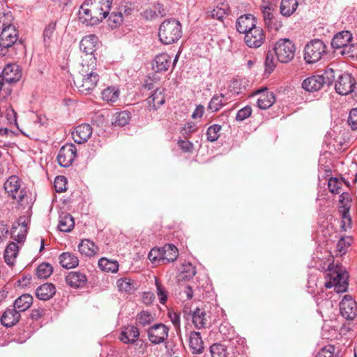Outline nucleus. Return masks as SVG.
<instances>
[{"mask_svg": "<svg viewBox=\"0 0 357 357\" xmlns=\"http://www.w3.org/2000/svg\"><path fill=\"white\" fill-rule=\"evenodd\" d=\"M96 58L90 56L89 59H82L78 75L73 82L78 91L83 94L90 93L97 86L100 76L96 72Z\"/></svg>", "mask_w": 357, "mask_h": 357, "instance_id": "f257e3e1", "label": "nucleus"}, {"mask_svg": "<svg viewBox=\"0 0 357 357\" xmlns=\"http://www.w3.org/2000/svg\"><path fill=\"white\" fill-rule=\"evenodd\" d=\"M326 280L324 286L327 289L334 287L337 293H343L347 291L349 286V273L340 264L330 263L324 273Z\"/></svg>", "mask_w": 357, "mask_h": 357, "instance_id": "f03ea898", "label": "nucleus"}, {"mask_svg": "<svg viewBox=\"0 0 357 357\" xmlns=\"http://www.w3.org/2000/svg\"><path fill=\"white\" fill-rule=\"evenodd\" d=\"M25 46L18 40V31L15 26L3 28L0 33V54L13 56L17 51L24 53Z\"/></svg>", "mask_w": 357, "mask_h": 357, "instance_id": "7ed1b4c3", "label": "nucleus"}, {"mask_svg": "<svg viewBox=\"0 0 357 357\" xmlns=\"http://www.w3.org/2000/svg\"><path fill=\"white\" fill-rule=\"evenodd\" d=\"M182 36V26L174 18L163 21L158 29L160 41L164 45H170L178 41Z\"/></svg>", "mask_w": 357, "mask_h": 357, "instance_id": "20e7f679", "label": "nucleus"}, {"mask_svg": "<svg viewBox=\"0 0 357 357\" xmlns=\"http://www.w3.org/2000/svg\"><path fill=\"white\" fill-rule=\"evenodd\" d=\"M327 45L319 39L307 43L304 48L303 58L308 64H313L324 59L328 54Z\"/></svg>", "mask_w": 357, "mask_h": 357, "instance_id": "39448f33", "label": "nucleus"}, {"mask_svg": "<svg viewBox=\"0 0 357 357\" xmlns=\"http://www.w3.org/2000/svg\"><path fill=\"white\" fill-rule=\"evenodd\" d=\"M273 50L278 61L287 63L294 58L296 47L289 39L281 38L275 43Z\"/></svg>", "mask_w": 357, "mask_h": 357, "instance_id": "423d86ee", "label": "nucleus"}, {"mask_svg": "<svg viewBox=\"0 0 357 357\" xmlns=\"http://www.w3.org/2000/svg\"><path fill=\"white\" fill-rule=\"evenodd\" d=\"M241 346L227 343H215L210 347L211 357H236Z\"/></svg>", "mask_w": 357, "mask_h": 357, "instance_id": "0eeeda50", "label": "nucleus"}, {"mask_svg": "<svg viewBox=\"0 0 357 357\" xmlns=\"http://www.w3.org/2000/svg\"><path fill=\"white\" fill-rule=\"evenodd\" d=\"M169 328L163 324H155L147 330L149 340L153 344L163 343L168 337Z\"/></svg>", "mask_w": 357, "mask_h": 357, "instance_id": "6e6552de", "label": "nucleus"}, {"mask_svg": "<svg viewBox=\"0 0 357 357\" xmlns=\"http://www.w3.org/2000/svg\"><path fill=\"white\" fill-rule=\"evenodd\" d=\"M266 38V32L261 27L257 26L245 34L244 43L250 48L257 49L265 43Z\"/></svg>", "mask_w": 357, "mask_h": 357, "instance_id": "1a4fd4ad", "label": "nucleus"}, {"mask_svg": "<svg viewBox=\"0 0 357 357\" xmlns=\"http://www.w3.org/2000/svg\"><path fill=\"white\" fill-rule=\"evenodd\" d=\"M77 155V149L73 144H66L59 151L57 161L60 166L70 167Z\"/></svg>", "mask_w": 357, "mask_h": 357, "instance_id": "9d476101", "label": "nucleus"}, {"mask_svg": "<svg viewBox=\"0 0 357 357\" xmlns=\"http://www.w3.org/2000/svg\"><path fill=\"white\" fill-rule=\"evenodd\" d=\"M341 315L347 320H353L357 316V303L350 295H345L340 303Z\"/></svg>", "mask_w": 357, "mask_h": 357, "instance_id": "9b49d317", "label": "nucleus"}, {"mask_svg": "<svg viewBox=\"0 0 357 357\" xmlns=\"http://www.w3.org/2000/svg\"><path fill=\"white\" fill-rule=\"evenodd\" d=\"M354 84H355V79L351 74H341L335 82V89L340 95H347L351 93Z\"/></svg>", "mask_w": 357, "mask_h": 357, "instance_id": "f8f14e48", "label": "nucleus"}, {"mask_svg": "<svg viewBox=\"0 0 357 357\" xmlns=\"http://www.w3.org/2000/svg\"><path fill=\"white\" fill-rule=\"evenodd\" d=\"M351 41H353L352 33L349 31H341L333 36L331 45L335 52L340 54L343 48Z\"/></svg>", "mask_w": 357, "mask_h": 357, "instance_id": "ddd939ff", "label": "nucleus"}, {"mask_svg": "<svg viewBox=\"0 0 357 357\" xmlns=\"http://www.w3.org/2000/svg\"><path fill=\"white\" fill-rule=\"evenodd\" d=\"M257 18L252 14H244L236 19V29L239 33H248L257 26Z\"/></svg>", "mask_w": 357, "mask_h": 357, "instance_id": "4468645a", "label": "nucleus"}, {"mask_svg": "<svg viewBox=\"0 0 357 357\" xmlns=\"http://www.w3.org/2000/svg\"><path fill=\"white\" fill-rule=\"evenodd\" d=\"M165 89L160 87L155 89L154 92L146 100L149 111H157L165 102Z\"/></svg>", "mask_w": 357, "mask_h": 357, "instance_id": "2eb2a0df", "label": "nucleus"}, {"mask_svg": "<svg viewBox=\"0 0 357 357\" xmlns=\"http://www.w3.org/2000/svg\"><path fill=\"white\" fill-rule=\"evenodd\" d=\"M98 38L96 35L90 34L83 37L79 43L80 50L85 54L82 59H89L90 56H94L93 53L96 50Z\"/></svg>", "mask_w": 357, "mask_h": 357, "instance_id": "dca6fc26", "label": "nucleus"}, {"mask_svg": "<svg viewBox=\"0 0 357 357\" xmlns=\"http://www.w3.org/2000/svg\"><path fill=\"white\" fill-rule=\"evenodd\" d=\"M1 75L6 82L15 83L22 77V70L16 63H8L3 68Z\"/></svg>", "mask_w": 357, "mask_h": 357, "instance_id": "f3484780", "label": "nucleus"}, {"mask_svg": "<svg viewBox=\"0 0 357 357\" xmlns=\"http://www.w3.org/2000/svg\"><path fill=\"white\" fill-rule=\"evenodd\" d=\"M93 132L92 127L88 123H82L75 128L72 132V137L77 144H82L88 141Z\"/></svg>", "mask_w": 357, "mask_h": 357, "instance_id": "a211bd4d", "label": "nucleus"}, {"mask_svg": "<svg viewBox=\"0 0 357 357\" xmlns=\"http://www.w3.org/2000/svg\"><path fill=\"white\" fill-rule=\"evenodd\" d=\"M192 319L197 329L206 328L211 326L210 316L203 308L197 307L192 312Z\"/></svg>", "mask_w": 357, "mask_h": 357, "instance_id": "6ab92c4d", "label": "nucleus"}, {"mask_svg": "<svg viewBox=\"0 0 357 357\" xmlns=\"http://www.w3.org/2000/svg\"><path fill=\"white\" fill-rule=\"evenodd\" d=\"M255 94H259L257 105L261 109H266L275 102V98L274 93L268 91L267 88L257 90L255 91Z\"/></svg>", "mask_w": 357, "mask_h": 357, "instance_id": "aec40b11", "label": "nucleus"}, {"mask_svg": "<svg viewBox=\"0 0 357 357\" xmlns=\"http://www.w3.org/2000/svg\"><path fill=\"white\" fill-rule=\"evenodd\" d=\"M139 336V331L137 326L128 325L123 328L119 339L126 344H133Z\"/></svg>", "mask_w": 357, "mask_h": 357, "instance_id": "412c9836", "label": "nucleus"}, {"mask_svg": "<svg viewBox=\"0 0 357 357\" xmlns=\"http://www.w3.org/2000/svg\"><path fill=\"white\" fill-rule=\"evenodd\" d=\"M219 332L223 339V343L241 346V337L235 333L234 330L227 324H221Z\"/></svg>", "mask_w": 357, "mask_h": 357, "instance_id": "4be33fe9", "label": "nucleus"}, {"mask_svg": "<svg viewBox=\"0 0 357 357\" xmlns=\"http://www.w3.org/2000/svg\"><path fill=\"white\" fill-rule=\"evenodd\" d=\"M20 312L13 307V308H8L5 310L0 321L2 325L9 328L15 325L20 321Z\"/></svg>", "mask_w": 357, "mask_h": 357, "instance_id": "5701e85b", "label": "nucleus"}, {"mask_svg": "<svg viewBox=\"0 0 357 357\" xmlns=\"http://www.w3.org/2000/svg\"><path fill=\"white\" fill-rule=\"evenodd\" d=\"M66 282L72 288H82L85 286L87 278L84 273L71 271L66 275Z\"/></svg>", "mask_w": 357, "mask_h": 357, "instance_id": "b1692460", "label": "nucleus"}, {"mask_svg": "<svg viewBox=\"0 0 357 357\" xmlns=\"http://www.w3.org/2000/svg\"><path fill=\"white\" fill-rule=\"evenodd\" d=\"M189 347L193 354H200L203 353L204 347L199 332L193 331L190 333Z\"/></svg>", "mask_w": 357, "mask_h": 357, "instance_id": "393cba45", "label": "nucleus"}, {"mask_svg": "<svg viewBox=\"0 0 357 357\" xmlns=\"http://www.w3.org/2000/svg\"><path fill=\"white\" fill-rule=\"evenodd\" d=\"M79 21L86 26H94L98 24L93 15L91 13L88 6V2H84L80 6L78 13Z\"/></svg>", "mask_w": 357, "mask_h": 357, "instance_id": "a878e982", "label": "nucleus"}, {"mask_svg": "<svg viewBox=\"0 0 357 357\" xmlns=\"http://www.w3.org/2000/svg\"><path fill=\"white\" fill-rule=\"evenodd\" d=\"M56 294V287L52 283H45L36 289V296L41 301H48Z\"/></svg>", "mask_w": 357, "mask_h": 357, "instance_id": "bb28decb", "label": "nucleus"}, {"mask_svg": "<svg viewBox=\"0 0 357 357\" xmlns=\"http://www.w3.org/2000/svg\"><path fill=\"white\" fill-rule=\"evenodd\" d=\"M171 60V56L166 53L158 54L154 59L153 69L156 73L165 72L169 69L172 63Z\"/></svg>", "mask_w": 357, "mask_h": 357, "instance_id": "cd10ccee", "label": "nucleus"}, {"mask_svg": "<svg viewBox=\"0 0 357 357\" xmlns=\"http://www.w3.org/2000/svg\"><path fill=\"white\" fill-rule=\"evenodd\" d=\"M323 86V79L319 75L309 77L305 79L302 83V87L308 92L317 91Z\"/></svg>", "mask_w": 357, "mask_h": 357, "instance_id": "c85d7f7f", "label": "nucleus"}, {"mask_svg": "<svg viewBox=\"0 0 357 357\" xmlns=\"http://www.w3.org/2000/svg\"><path fill=\"white\" fill-rule=\"evenodd\" d=\"M59 262L66 269L74 268L79 265L78 257L70 252L61 253L59 257Z\"/></svg>", "mask_w": 357, "mask_h": 357, "instance_id": "c756f323", "label": "nucleus"}, {"mask_svg": "<svg viewBox=\"0 0 357 357\" xmlns=\"http://www.w3.org/2000/svg\"><path fill=\"white\" fill-rule=\"evenodd\" d=\"M33 296L29 294H24L15 299L13 307L20 312L28 310L33 303Z\"/></svg>", "mask_w": 357, "mask_h": 357, "instance_id": "7c9ffc66", "label": "nucleus"}, {"mask_svg": "<svg viewBox=\"0 0 357 357\" xmlns=\"http://www.w3.org/2000/svg\"><path fill=\"white\" fill-rule=\"evenodd\" d=\"M78 250L82 255L92 257L98 253V248L89 239H84L79 244Z\"/></svg>", "mask_w": 357, "mask_h": 357, "instance_id": "2f4dec72", "label": "nucleus"}, {"mask_svg": "<svg viewBox=\"0 0 357 357\" xmlns=\"http://www.w3.org/2000/svg\"><path fill=\"white\" fill-rule=\"evenodd\" d=\"M162 252V261L167 263L175 261L178 256V251L176 247L173 244H166L161 248Z\"/></svg>", "mask_w": 357, "mask_h": 357, "instance_id": "473e14b6", "label": "nucleus"}, {"mask_svg": "<svg viewBox=\"0 0 357 357\" xmlns=\"http://www.w3.org/2000/svg\"><path fill=\"white\" fill-rule=\"evenodd\" d=\"M75 227V221L73 216L69 213H62L59 215L58 228L61 231L69 232Z\"/></svg>", "mask_w": 357, "mask_h": 357, "instance_id": "72a5a7b5", "label": "nucleus"}, {"mask_svg": "<svg viewBox=\"0 0 357 357\" xmlns=\"http://www.w3.org/2000/svg\"><path fill=\"white\" fill-rule=\"evenodd\" d=\"M19 252V246L14 242H10L5 249L3 257L6 263L13 266Z\"/></svg>", "mask_w": 357, "mask_h": 357, "instance_id": "f704fd0d", "label": "nucleus"}, {"mask_svg": "<svg viewBox=\"0 0 357 357\" xmlns=\"http://www.w3.org/2000/svg\"><path fill=\"white\" fill-rule=\"evenodd\" d=\"M131 113L127 110L117 112L113 115L112 124L114 126L123 127L128 124Z\"/></svg>", "mask_w": 357, "mask_h": 357, "instance_id": "c9c22d12", "label": "nucleus"}, {"mask_svg": "<svg viewBox=\"0 0 357 357\" xmlns=\"http://www.w3.org/2000/svg\"><path fill=\"white\" fill-rule=\"evenodd\" d=\"M298 5V0H282L280 6V13L289 17L296 11Z\"/></svg>", "mask_w": 357, "mask_h": 357, "instance_id": "e433bc0d", "label": "nucleus"}, {"mask_svg": "<svg viewBox=\"0 0 357 357\" xmlns=\"http://www.w3.org/2000/svg\"><path fill=\"white\" fill-rule=\"evenodd\" d=\"M117 287L121 291L132 294L136 289V282L128 278H121L116 282Z\"/></svg>", "mask_w": 357, "mask_h": 357, "instance_id": "4c0bfd02", "label": "nucleus"}, {"mask_svg": "<svg viewBox=\"0 0 357 357\" xmlns=\"http://www.w3.org/2000/svg\"><path fill=\"white\" fill-rule=\"evenodd\" d=\"M85 2H88V6L91 13L93 15L97 24L102 22V20L107 17L108 14L98 6L96 3H93L91 0H86Z\"/></svg>", "mask_w": 357, "mask_h": 357, "instance_id": "58836bf2", "label": "nucleus"}, {"mask_svg": "<svg viewBox=\"0 0 357 357\" xmlns=\"http://www.w3.org/2000/svg\"><path fill=\"white\" fill-rule=\"evenodd\" d=\"M120 91L115 86H108L102 92V98L108 102H115L119 97Z\"/></svg>", "mask_w": 357, "mask_h": 357, "instance_id": "ea45409f", "label": "nucleus"}, {"mask_svg": "<svg viewBox=\"0 0 357 357\" xmlns=\"http://www.w3.org/2000/svg\"><path fill=\"white\" fill-rule=\"evenodd\" d=\"M108 25L112 29H116L123 22V16L122 13V8H119V10L113 11L109 13L107 15Z\"/></svg>", "mask_w": 357, "mask_h": 357, "instance_id": "a19ab883", "label": "nucleus"}, {"mask_svg": "<svg viewBox=\"0 0 357 357\" xmlns=\"http://www.w3.org/2000/svg\"><path fill=\"white\" fill-rule=\"evenodd\" d=\"M154 316L149 312L143 310L137 314L136 317V325L146 327L154 321Z\"/></svg>", "mask_w": 357, "mask_h": 357, "instance_id": "79ce46f5", "label": "nucleus"}, {"mask_svg": "<svg viewBox=\"0 0 357 357\" xmlns=\"http://www.w3.org/2000/svg\"><path fill=\"white\" fill-rule=\"evenodd\" d=\"M342 183H344L347 186L349 185V183L346 181L342 177L340 178L331 177L328 181V188L331 193L335 195L339 194L342 186Z\"/></svg>", "mask_w": 357, "mask_h": 357, "instance_id": "37998d69", "label": "nucleus"}, {"mask_svg": "<svg viewBox=\"0 0 357 357\" xmlns=\"http://www.w3.org/2000/svg\"><path fill=\"white\" fill-rule=\"evenodd\" d=\"M226 101L225 96L222 93L220 95H215L211 99L208 108L213 112H218L227 104Z\"/></svg>", "mask_w": 357, "mask_h": 357, "instance_id": "c03bdc74", "label": "nucleus"}, {"mask_svg": "<svg viewBox=\"0 0 357 357\" xmlns=\"http://www.w3.org/2000/svg\"><path fill=\"white\" fill-rule=\"evenodd\" d=\"M262 13L265 24L268 28L278 30L281 26L280 24H278L277 21L275 22V17L270 7H265Z\"/></svg>", "mask_w": 357, "mask_h": 357, "instance_id": "a18cd8bd", "label": "nucleus"}, {"mask_svg": "<svg viewBox=\"0 0 357 357\" xmlns=\"http://www.w3.org/2000/svg\"><path fill=\"white\" fill-rule=\"evenodd\" d=\"M98 266L101 270L107 272L116 273L119 270V263L116 261L101 258L98 261Z\"/></svg>", "mask_w": 357, "mask_h": 357, "instance_id": "49530a36", "label": "nucleus"}, {"mask_svg": "<svg viewBox=\"0 0 357 357\" xmlns=\"http://www.w3.org/2000/svg\"><path fill=\"white\" fill-rule=\"evenodd\" d=\"M12 199H15L18 204H23L24 202H27V192L25 188H21V185L13 189V194H8Z\"/></svg>", "mask_w": 357, "mask_h": 357, "instance_id": "de8ad7c7", "label": "nucleus"}, {"mask_svg": "<svg viewBox=\"0 0 357 357\" xmlns=\"http://www.w3.org/2000/svg\"><path fill=\"white\" fill-rule=\"evenodd\" d=\"M351 207L347 205H340L338 208V211L341 214L342 225V227L344 229V227L347 225L348 227H351L352 225V220L350 215Z\"/></svg>", "mask_w": 357, "mask_h": 357, "instance_id": "09e8293b", "label": "nucleus"}, {"mask_svg": "<svg viewBox=\"0 0 357 357\" xmlns=\"http://www.w3.org/2000/svg\"><path fill=\"white\" fill-rule=\"evenodd\" d=\"M339 54L345 58L357 59V43L349 42Z\"/></svg>", "mask_w": 357, "mask_h": 357, "instance_id": "8fccbe9b", "label": "nucleus"}, {"mask_svg": "<svg viewBox=\"0 0 357 357\" xmlns=\"http://www.w3.org/2000/svg\"><path fill=\"white\" fill-rule=\"evenodd\" d=\"M222 130V126L219 124H213L209 126L206 130V138L208 142H214L220 137V132Z\"/></svg>", "mask_w": 357, "mask_h": 357, "instance_id": "3c124183", "label": "nucleus"}, {"mask_svg": "<svg viewBox=\"0 0 357 357\" xmlns=\"http://www.w3.org/2000/svg\"><path fill=\"white\" fill-rule=\"evenodd\" d=\"M351 243V238L349 236L342 237L337 243L336 245V252H337V255H340L342 256L345 254L348 248L350 247Z\"/></svg>", "mask_w": 357, "mask_h": 357, "instance_id": "603ef678", "label": "nucleus"}, {"mask_svg": "<svg viewBox=\"0 0 357 357\" xmlns=\"http://www.w3.org/2000/svg\"><path fill=\"white\" fill-rule=\"evenodd\" d=\"M53 272V268L49 263L40 264L36 269V275L41 279H47Z\"/></svg>", "mask_w": 357, "mask_h": 357, "instance_id": "864d4df0", "label": "nucleus"}, {"mask_svg": "<svg viewBox=\"0 0 357 357\" xmlns=\"http://www.w3.org/2000/svg\"><path fill=\"white\" fill-rule=\"evenodd\" d=\"M197 130L198 127L196 123L193 122H186L181 130V134L185 139H188L193 133L197 132Z\"/></svg>", "mask_w": 357, "mask_h": 357, "instance_id": "5fc2aeb1", "label": "nucleus"}, {"mask_svg": "<svg viewBox=\"0 0 357 357\" xmlns=\"http://www.w3.org/2000/svg\"><path fill=\"white\" fill-rule=\"evenodd\" d=\"M266 73L271 74L276 67V60L274 58L273 53L268 51L264 61Z\"/></svg>", "mask_w": 357, "mask_h": 357, "instance_id": "6e6d98bb", "label": "nucleus"}, {"mask_svg": "<svg viewBox=\"0 0 357 357\" xmlns=\"http://www.w3.org/2000/svg\"><path fill=\"white\" fill-rule=\"evenodd\" d=\"M20 184V179L16 176H10L4 183V189L8 194H13V189L19 186Z\"/></svg>", "mask_w": 357, "mask_h": 357, "instance_id": "4d7b16f0", "label": "nucleus"}, {"mask_svg": "<svg viewBox=\"0 0 357 357\" xmlns=\"http://www.w3.org/2000/svg\"><path fill=\"white\" fill-rule=\"evenodd\" d=\"M323 79V84L331 85L335 80V73L333 69L327 68L322 75H319Z\"/></svg>", "mask_w": 357, "mask_h": 357, "instance_id": "13d9d810", "label": "nucleus"}, {"mask_svg": "<svg viewBox=\"0 0 357 357\" xmlns=\"http://www.w3.org/2000/svg\"><path fill=\"white\" fill-rule=\"evenodd\" d=\"M252 112V107L250 105H246L238 111L235 119L238 122H242L249 118L251 116Z\"/></svg>", "mask_w": 357, "mask_h": 357, "instance_id": "bf43d9fd", "label": "nucleus"}, {"mask_svg": "<svg viewBox=\"0 0 357 357\" xmlns=\"http://www.w3.org/2000/svg\"><path fill=\"white\" fill-rule=\"evenodd\" d=\"M13 20V17L10 12L0 13V29L14 26L12 24Z\"/></svg>", "mask_w": 357, "mask_h": 357, "instance_id": "052dcab7", "label": "nucleus"}, {"mask_svg": "<svg viewBox=\"0 0 357 357\" xmlns=\"http://www.w3.org/2000/svg\"><path fill=\"white\" fill-rule=\"evenodd\" d=\"M335 351L334 345L328 344L320 349L316 357H337L335 356Z\"/></svg>", "mask_w": 357, "mask_h": 357, "instance_id": "680f3d73", "label": "nucleus"}, {"mask_svg": "<svg viewBox=\"0 0 357 357\" xmlns=\"http://www.w3.org/2000/svg\"><path fill=\"white\" fill-rule=\"evenodd\" d=\"M56 29V22H50L44 29L43 31V39L44 42H49L53 35L54 31Z\"/></svg>", "mask_w": 357, "mask_h": 357, "instance_id": "e2e57ef3", "label": "nucleus"}, {"mask_svg": "<svg viewBox=\"0 0 357 357\" xmlns=\"http://www.w3.org/2000/svg\"><path fill=\"white\" fill-rule=\"evenodd\" d=\"M66 178L63 176H56L54 180V188L57 192H62L66 190Z\"/></svg>", "mask_w": 357, "mask_h": 357, "instance_id": "0e129e2a", "label": "nucleus"}, {"mask_svg": "<svg viewBox=\"0 0 357 357\" xmlns=\"http://www.w3.org/2000/svg\"><path fill=\"white\" fill-rule=\"evenodd\" d=\"M155 285L157 288V294L158 296L160 303L165 304L167 300V293L165 288L161 285L157 280H155Z\"/></svg>", "mask_w": 357, "mask_h": 357, "instance_id": "69168bd1", "label": "nucleus"}, {"mask_svg": "<svg viewBox=\"0 0 357 357\" xmlns=\"http://www.w3.org/2000/svg\"><path fill=\"white\" fill-rule=\"evenodd\" d=\"M347 122L353 130H357V108H353L350 111Z\"/></svg>", "mask_w": 357, "mask_h": 357, "instance_id": "338daca9", "label": "nucleus"}, {"mask_svg": "<svg viewBox=\"0 0 357 357\" xmlns=\"http://www.w3.org/2000/svg\"><path fill=\"white\" fill-rule=\"evenodd\" d=\"M162 252L161 248H153L149 252L148 258L153 262L162 261Z\"/></svg>", "mask_w": 357, "mask_h": 357, "instance_id": "774afa93", "label": "nucleus"}]
</instances>
